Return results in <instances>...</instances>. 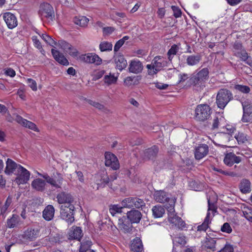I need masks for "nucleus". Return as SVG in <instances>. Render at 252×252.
Segmentation results:
<instances>
[{"instance_id": "1", "label": "nucleus", "mask_w": 252, "mask_h": 252, "mask_svg": "<svg viewBox=\"0 0 252 252\" xmlns=\"http://www.w3.org/2000/svg\"><path fill=\"white\" fill-rule=\"evenodd\" d=\"M37 174L40 177L44 178L45 181L40 178L34 179L31 183V186L35 190L41 192L44 191L46 189V182L51 185L52 187H55L56 189L61 188V185L62 184L63 178L61 174L59 173H57L58 176L57 179L50 177L47 173L41 174L37 172Z\"/></svg>"}, {"instance_id": "2", "label": "nucleus", "mask_w": 252, "mask_h": 252, "mask_svg": "<svg viewBox=\"0 0 252 252\" xmlns=\"http://www.w3.org/2000/svg\"><path fill=\"white\" fill-rule=\"evenodd\" d=\"M233 99L231 92L226 89H221L216 96V103L219 108L223 109L228 103Z\"/></svg>"}, {"instance_id": "3", "label": "nucleus", "mask_w": 252, "mask_h": 252, "mask_svg": "<svg viewBox=\"0 0 252 252\" xmlns=\"http://www.w3.org/2000/svg\"><path fill=\"white\" fill-rule=\"evenodd\" d=\"M211 114V109L208 104H199L195 108L194 118L197 121L204 122L209 118Z\"/></svg>"}, {"instance_id": "4", "label": "nucleus", "mask_w": 252, "mask_h": 252, "mask_svg": "<svg viewBox=\"0 0 252 252\" xmlns=\"http://www.w3.org/2000/svg\"><path fill=\"white\" fill-rule=\"evenodd\" d=\"M74 204L61 205V218L65 220L68 224L72 223L74 220Z\"/></svg>"}, {"instance_id": "5", "label": "nucleus", "mask_w": 252, "mask_h": 252, "mask_svg": "<svg viewBox=\"0 0 252 252\" xmlns=\"http://www.w3.org/2000/svg\"><path fill=\"white\" fill-rule=\"evenodd\" d=\"M38 13L42 18L45 17L53 21L55 17L53 7L48 3L41 4Z\"/></svg>"}, {"instance_id": "6", "label": "nucleus", "mask_w": 252, "mask_h": 252, "mask_svg": "<svg viewBox=\"0 0 252 252\" xmlns=\"http://www.w3.org/2000/svg\"><path fill=\"white\" fill-rule=\"evenodd\" d=\"M17 177L15 179V182L18 185L24 184L27 183L30 179V172L22 166H19L16 172Z\"/></svg>"}, {"instance_id": "7", "label": "nucleus", "mask_w": 252, "mask_h": 252, "mask_svg": "<svg viewBox=\"0 0 252 252\" xmlns=\"http://www.w3.org/2000/svg\"><path fill=\"white\" fill-rule=\"evenodd\" d=\"M105 158V164L106 166L110 167L114 170H117L119 168V162L115 155L110 152H106Z\"/></svg>"}, {"instance_id": "8", "label": "nucleus", "mask_w": 252, "mask_h": 252, "mask_svg": "<svg viewBox=\"0 0 252 252\" xmlns=\"http://www.w3.org/2000/svg\"><path fill=\"white\" fill-rule=\"evenodd\" d=\"M57 199L59 204L63 205L74 204V200L71 194L67 192L61 191L57 195Z\"/></svg>"}, {"instance_id": "9", "label": "nucleus", "mask_w": 252, "mask_h": 252, "mask_svg": "<svg viewBox=\"0 0 252 252\" xmlns=\"http://www.w3.org/2000/svg\"><path fill=\"white\" fill-rule=\"evenodd\" d=\"M132 223L126 216H123L118 220V226L125 233H130L132 231Z\"/></svg>"}, {"instance_id": "10", "label": "nucleus", "mask_w": 252, "mask_h": 252, "mask_svg": "<svg viewBox=\"0 0 252 252\" xmlns=\"http://www.w3.org/2000/svg\"><path fill=\"white\" fill-rule=\"evenodd\" d=\"M152 63L154 66L155 71H153L154 72H151V73H157L161 70L162 67L167 66V64L164 58L160 56H156L152 60Z\"/></svg>"}, {"instance_id": "11", "label": "nucleus", "mask_w": 252, "mask_h": 252, "mask_svg": "<svg viewBox=\"0 0 252 252\" xmlns=\"http://www.w3.org/2000/svg\"><path fill=\"white\" fill-rule=\"evenodd\" d=\"M158 148L156 145L146 149L143 153V158L145 160L155 159L158 155Z\"/></svg>"}, {"instance_id": "12", "label": "nucleus", "mask_w": 252, "mask_h": 252, "mask_svg": "<svg viewBox=\"0 0 252 252\" xmlns=\"http://www.w3.org/2000/svg\"><path fill=\"white\" fill-rule=\"evenodd\" d=\"M209 152V147L206 144H199L195 148L194 157L196 159L200 160L205 157Z\"/></svg>"}, {"instance_id": "13", "label": "nucleus", "mask_w": 252, "mask_h": 252, "mask_svg": "<svg viewBox=\"0 0 252 252\" xmlns=\"http://www.w3.org/2000/svg\"><path fill=\"white\" fill-rule=\"evenodd\" d=\"M15 120L16 122H17L23 126L28 128L35 131H38V129L35 124L31 121H28L25 119H24L19 115H16Z\"/></svg>"}, {"instance_id": "14", "label": "nucleus", "mask_w": 252, "mask_h": 252, "mask_svg": "<svg viewBox=\"0 0 252 252\" xmlns=\"http://www.w3.org/2000/svg\"><path fill=\"white\" fill-rule=\"evenodd\" d=\"M113 58L117 69L122 71L126 67L127 64L126 60L122 54L115 53Z\"/></svg>"}, {"instance_id": "15", "label": "nucleus", "mask_w": 252, "mask_h": 252, "mask_svg": "<svg viewBox=\"0 0 252 252\" xmlns=\"http://www.w3.org/2000/svg\"><path fill=\"white\" fill-rule=\"evenodd\" d=\"M40 230L37 228H28L22 236L23 239L32 241L36 239L39 234Z\"/></svg>"}, {"instance_id": "16", "label": "nucleus", "mask_w": 252, "mask_h": 252, "mask_svg": "<svg viewBox=\"0 0 252 252\" xmlns=\"http://www.w3.org/2000/svg\"><path fill=\"white\" fill-rule=\"evenodd\" d=\"M3 18L9 29H12L17 26V18L12 13L6 12L3 14Z\"/></svg>"}, {"instance_id": "17", "label": "nucleus", "mask_w": 252, "mask_h": 252, "mask_svg": "<svg viewBox=\"0 0 252 252\" xmlns=\"http://www.w3.org/2000/svg\"><path fill=\"white\" fill-rule=\"evenodd\" d=\"M241 160L242 157L237 156L233 153L227 154L223 159L224 163L229 166H232L234 163H239Z\"/></svg>"}, {"instance_id": "18", "label": "nucleus", "mask_w": 252, "mask_h": 252, "mask_svg": "<svg viewBox=\"0 0 252 252\" xmlns=\"http://www.w3.org/2000/svg\"><path fill=\"white\" fill-rule=\"evenodd\" d=\"M126 216L133 223H138L141 220L142 215L138 210L132 209L127 212Z\"/></svg>"}, {"instance_id": "19", "label": "nucleus", "mask_w": 252, "mask_h": 252, "mask_svg": "<svg viewBox=\"0 0 252 252\" xmlns=\"http://www.w3.org/2000/svg\"><path fill=\"white\" fill-rule=\"evenodd\" d=\"M6 163V166L4 172L8 175H10L12 173L15 174L17 170L19 169V167L21 166L20 164H17L10 158L7 159Z\"/></svg>"}, {"instance_id": "20", "label": "nucleus", "mask_w": 252, "mask_h": 252, "mask_svg": "<svg viewBox=\"0 0 252 252\" xmlns=\"http://www.w3.org/2000/svg\"><path fill=\"white\" fill-rule=\"evenodd\" d=\"M143 66L141 62L132 60L129 64L128 70L130 72L138 74L142 72Z\"/></svg>"}, {"instance_id": "21", "label": "nucleus", "mask_w": 252, "mask_h": 252, "mask_svg": "<svg viewBox=\"0 0 252 252\" xmlns=\"http://www.w3.org/2000/svg\"><path fill=\"white\" fill-rule=\"evenodd\" d=\"M154 196L155 200L159 203H165L170 201L169 194L163 190L156 191Z\"/></svg>"}, {"instance_id": "22", "label": "nucleus", "mask_w": 252, "mask_h": 252, "mask_svg": "<svg viewBox=\"0 0 252 252\" xmlns=\"http://www.w3.org/2000/svg\"><path fill=\"white\" fill-rule=\"evenodd\" d=\"M52 54L54 59L59 63L63 65H67L69 64L68 60L58 50L52 49L51 50Z\"/></svg>"}, {"instance_id": "23", "label": "nucleus", "mask_w": 252, "mask_h": 252, "mask_svg": "<svg viewBox=\"0 0 252 252\" xmlns=\"http://www.w3.org/2000/svg\"><path fill=\"white\" fill-rule=\"evenodd\" d=\"M55 209L51 205L47 206L42 212L43 218L47 221L52 220L54 216Z\"/></svg>"}, {"instance_id": "24", "label": "nucleus", "mask_w": 252, "mask_h": 252, "mask_svg": "<svg viewBox=\"0 0 252 252\" xmlns=\"http://www.w3.org/2000/svg\"><path fill=\"white\" fill-rule=\"evenodd\" d=\"M239 188L242 193L244 194L250 193L252 190L251 182L248 179H243L241 181Z\"/></svg>"}, {"instance_id": "25", "label": "nucleus", "mask_w": 252, "mask_h": 252, "mask_svg": "<svg viewBox=\"0 0 252 252\" xmlns=\"http://www.w3.org/2000/svg\"><path fill=\"white\" fill-rule=\"evenodd\" d=\"M130 249L134 252H141L143 250V247L141 239L136 237L131 242Z\"/></svg>"}, {"instance_id": "26", "label": "nucleus", "mask_w": 252, "mask_h": 252, "mask_svg": "<svg viewBox=\"0 0 252 252\" xmlns=\"http://www.w3.org/2000/svg\"><path fill=\"white\" fill-rule=\"evenodd\" d=\"M82 230L80 227H73L69 232V238L80 240L82 237Z\"/></svg>"}, {"instance_id": "27", "label": "nucleus", "mask_w": 252, "mask_h": 252, "mask_svg": "<svg viewBox=\"0 0 252 252\" xmlns=\"http://www.w3.org/2000/svg\"><path fill=\"white\" fill-rule=\"evenodd\" d=\"M89 19L85 16H76L73 19L74 23L81 27H86L89 22Z\"/></svg>"}, {"instance_id": "28", "label": "nucleus", "mask_w": 252, "mask_h": 252, "mask_svg": "<svg viewBox=\"0 0 252 252\" xmlns=\"http://www.w3.org/2000/svg\"><path fill=\"white\" fill-rule=\"evenodd\" d=\"M201 60V56L198 54L196 55L189 56L186 59L188 65L193 66L197 64Z\"/></svg>"}, {"instance_id": "29", "label": "nucleus", "mask_w": 252, "mask_h": 252, "mask_svg": "<svg viewBox=\"0 0 252 252\" xmlns=\"http://www.w3.org/2000/svg\"><path fill=\"white\" fill-rule=\"evenodd\" d=\"M242 212L243 216L252 223V207L245 205L242 207Z\"/></svg>"}, {"instance_id": "30", "label": "nucleus", "mask_w": 252, "mask_h": 252, "mask_svg": "<svg viewBox=\"0 0 252 252\" xmlns=\"http://www.w3.org/2000/svg\"><path fill=\"white\" fill-rule=\"evenodd\" d=\"M152 212L155 218H160L165 213V209L161 205H156L153 207Z\"/></svg>"}, {"instance_id": "31", "label": "nucleus", "mask_w": 252, "mask_h": 252, "mask_svg": "<svg viewBox=\"0 0 252 252\" xmlns=\"http://www.w3.org/2000/svg\"><path fill=\"white\" fill-rule=\"evenodd\" d=\"M20 218L17 215H13L10 219L7 220V226L8 228H14L19 223Z\"/></svg>"}, {"instance_id": "32", "label": "nucleus", "mask_w": 252, "mask_h": 252, "mask_svg": "<svg viewBox=\"0 0 252 252\" xmlns=\"http://www.w3.org/2000/svg\"><path fill=\"white\" fill-rule=\"evenodd\" d=\"M173 241L175 245H179L181 247L184 246L187 243L186 237L181 234L174 237L173 239Z\"/></svg>"}, {"instance_id": "33", "label": "nucleus", "mask_w": 252, "mask_h": 252, "mask_svg": "<svg viewBox=\"0 0 252 252\" xmlns=\"http://www.w3.org/2000/svg\"><path fill=\"white\" fill-rule=\"evenodd\" d=\"M243 109V117L242 118V121L243 122H247V120H245V117L247 115H250L252 114V107L250 105L247 104V102H245L242 103Z\"/></svg>"}, {"instance_id": "34", "label": "nucleus", "mask_w": 252, "mask_h": 252, "mask_svg": "<svg viewBox=\"0 0 252 252\" xmlns=\"http://www.w3.org/2000/svg\"><path fill=\"white\" fill-rule=\"evenodd\" d=\"M98 184L103 185V187L107 185L110 188H112V184L110 183L109 177L106 172L103 171L101 175L100 183H98Z\"/></svg>"}, {"instance_id": "35", "label": "nucleus", "mask_w": 252, "mask_h": 252, "mask_svg": "<svg viewBox=\"0 0 252 252\" xmlns=\"http://www.w3.org/2000/svg\"><path fill=\"white\" fill-rule=\"evenodd\" d=\"M237 57H239L242 61L245 62L248 64L251 65L252 61L250 59V57L248 56L246 51H241L237 53Z\"/></svg>"}, {"instance_id": "36", "label": "nucleus", "mask_w": 252, "mask_h": 252, "mask_svg": "<svg viewBox=\"0 0 252 252\" xmlns=\"http://www.w3.org/2000/svg\"><path fill=\"white\" fill-rule=\"evenodd\" d=\"M205 247L207 249L212 250L213 251L216 250L215 248V244L217 243V241L215 238L211 237L206 238L205 241Z\"/></svg>"}, {"instance_id": "37", "label": "nucleus", "mask_w": 252, "mask_h": 252, "mask_svg": "<svg viewBox=\"0 0 252 252\" xmlns=\"http://www.w3.org/2000/svg\"><path fill=\"white\" fill-rule=\"evenodd\" d=\"M179 50V47L176 44L173 45L167 52L168 60L171 62L174 55H175Z\"/></svg>"}, {"instance_id": "38", "label": "nucleus", "mask_w": 252, "mask_h": 252, "mask_svg": "<svg viewBox=\"0 0 252 252\" xmlns=\"http://www.w3.org/2000/svg\"><path fill=\"white\" fill-rule=\"evenodd\" d=\"M122 207L133 208V197H129L123 199L121 202Z\"/></svg>"}, {"instance_id": "39", "label": "nucleus", "mask_w": 252, "mask_h": 252, "mask_svg": "<svg viewBox=\"0 0 252 252\" xmlns=\"http://www.w3.org/2000/svg\"><path fill=\"white\" fill-rule=\"evenodd\" d=\"M209 69L207 68H204L199 71L196 75L199 77L202 82L208 79L209 77Z\"/></svg>"}, {"instance_id": "40", "label": "nucleus", "mask_w": 252, "mask_h": 252, "mask_svg": "<svg viewBox=\"0 0 252 252\" xmlns=\"http://www.w3.org/2000/svg\"><path fill=\"white\" fill-rule=\"evenodd\" d=\"M99 47L101 52H105L112 50L113 45L111 42L103 41L100 42Z\"/></svg>"}, {"instance_id": "41", "label": "nucleus", "mask_w": 252, "mask_h": 252, "mask_svg": "<svg viewBox=\"0 0 252 252\" xmlns=\"http://www.w3.org/2000/svg\"><path fill=\"white\" fill-rule=\"evenodd\" d=\"M117 79V77H115L114 74L110 73L109 75H107L104 76V81L105 83L107 84L108 85H110L116 83Z\"/></svg>"}, {"instance_id": "42", "label": "nucleus", "mask_w": 252, "mask_h": 252, "mask_svg": "<svg viewBox=\"0 0 252 252\" xmlns=\"http://www.w3.org/2000/svg\"><path fill=\"white\" fill-rule=\"evenodd\" d=\"M133 208L142 209L143 207L145 206V203L144 201L138 197H133Z\"/></svg>"}, {"instance_id": "43", "label": "nucleus", "mask_w": 252, "mask_h": 252, "mask_svg": "<svg viewBox=\"0 0 252 252\" xmlns=\"http://www.w3.org/2000/svg\"><path fill=\"white\" fill-rule=\"evenodd\" d=\"M92 245V243L90 240H87L81 242L79 252H81L82 250L83 252H86L87 250H92L90 249Z\"/></svg>"}, {"instance_id": "44", "label": "nucleus", "mask_w": 252, "mask_h": 252, "mask_svg": "<svg viewBox=\"0 0 252 252\" xmlns=\"http://www.w3.org/2000/svg\"><path fill=\"white\" fill-rule=\"evenodd\" d=\"M122 208H123L122 206L120 207L118 205H111L109 208V212L111 214L114 216L117 213H121Z\"/></svg>"}, {"instance_id": "45", "label": "nucleus", "mask_w": 252, "mask_h": 252, "mask_svg": "<svg viewBox=\"0 0 252 252\" xmlns=\"http://www.w3.org/2000/svg\"><path fill=\"white\" fill-rule=\"evenodd\" d=\"M234 88L243 93L248 94L250 92V88L247 86L238 84L235 85Z\"/></svg>"}, {"instance_id": "46", "label": "nucleus", "mask_w": 252, "mask_h": 252, "mask_svg": "<svg viewBox=\"0 0 252 252\" xmlns=\"http://www.w3.org/2000/svg\"><path fill=\"white\" fill-rule=\"evenodd\" d=\"M235 138L239 144L244 143L247 140L246 135L242 132H239L237 134H236Z\"/></svg>"}, {"instance_id": "47", "label": "nucleus", "mask_w": 252, "mask_h": 252, "mask_svg": "<svg viewBox=\"0 0 252 252\" xmlns=\"http://www.w3.org/2000/svg\"><path fill=\"white\" fill-rule=\"evenodd\" d=\"M92 53H88L80 56V60L86 63H91L92 61Z\"/></svg>"}, {"instance_id": "48", "label": "nucleus", "mask_w": 252, "mask_h": 252, "mask_svg": "<svg viewBox=\"0 0 252 252\" xmlns=\"http://www.w3.org/2000/svg\"><path fill=\"white\" fill-rule=\"evenodd\" d=\"M41 37L47 43L51 46H54L56 44V42L48 35L42 34Z\"/></svg>"}, {"instance_id": "49", "label": "nucleus", "mask_w": 252, "mask_h": 252, "mask_svg": "<svg viewBox=\"0 0 252 252\" xmlns=\"http://www.w3.org/2000/svg\"><path fill=\"white\" fill-rule=\"evenodd\" d=\"M189 83L193 86H196L197 85H199L200 83L203 82L201 81V79L199 78V77L196 74L193 76H192L189 79Z\"/></svg>"}, {"instance_id": "50", "label": "nucleus", "mask_w": 252, "mask_h": 252, "mask_svg": "<svg viewBox=\"0 0 252 252\" xmlns=\"http://www.w3.org/2000/svg\"><path fill=\"white\" fill-rule=\"evenodd\" d=\"M12 201V197L8 196L4 203V205L1 208V213L6 212L8 208L10 206Z\"/></svg>"}, {"instance_id": "51", "label": "nucleus", "mask_w": 252, "mask_h": 252, "mask_svg": "<svg viewBox=\"0 0 252 252\" xmlns=\"http://www.w3.org/2000/svg\"><path fill=\"white\" fill-rule=\"evenodd\" d=\"M180 218L176 215H174V214H170L169 215V221L173 224H174L176 226L177 223L179 222V220H180Z\"/></svg>"}, {"instance_id": "52", "label": "nucleus", "mask_w": 252, "mask_h": 252, "mask_svg": "<svg viewBox=\"0 0 252 252\" xmlns=\"http://www.w3.org/2000/svg\"><path fill=\"white\" fill-rule=\"evenodd\" d=\"M62 239L63 237L62 235L59 233L56 234L53 236H52V235H51L50 237V241L54 243H60L62 242Z\"/></svg>"}, {"instance_id": "53", "label": "nucleus", "mask_w": 252, "mask_h": 252, "mask_svg": "<svg viewBox=\"0 0 252 252\" xmlns=\"http://www.w3.org/2000/svg\"><path fill=\"white\" fill-rule=\"evenodd\" d=\"M234 249L232 245L226 243L224 247L220 249L218 252H233Z\"/></svg>"}, {"instance_id": "54", "label": "nucleus", "mask_w": 252, "mask_h": 252, "mask_svg": "<svg viewBox=\"0 0 252 252\" xmlns=\"http://www.w3.org/2000/svg\"><path fill=\"white\" fill-rule=\"evenodd\" d=\"M171 8L173 11V15L176 18H179L181 16L182 11L177 6H172Z\"/></svg>"}, {"instance_id": "55", "label": "nucleus", "mask_w": 252, "mask_h": 252, "mask_svg": "<svg viewBox=\"0 0 252 252\" xmlns=\"http://www.w3.org/2000/svg\"><path fill=\"white\" fill-rule=\"evenodd\" d=\"M221 230L223 232L227 233H230L232 231L230 224L227 222H225L223 224L221 227Z\"/></svg>"}, {"instance_id": "56", "label": "nucleus", "mask_w": 252, "mask_h": 252, "mask_svg": "<svg viewBox=\"0 0 252 252\" xmlns=\"http://www.w3.org/2000/svg\"><path fill=\"white\" fill-rule=\"evenodd\" d=\"M115 30V28L112 27H104L103 28V34L104 36L110 35Z\"/></svg>"}, {"instance_id": "57", "label": "nucleus", "mask_w": 252, "mask_h": 252, "mask_svg": "<svg viewBox=\"0 0 252 252\" xmlns=\"http://www.w3.org/2000/svg\"><path fill=\"white\" fill-rule=\"evenodd\" d=\"M61 48L66 52L67 50L71 48L72 45L65 41H62L60 43Z\"/></svg>"}, {"instance_id": "58", "label": "nucleus", "mask_w": 252, "mask_h": 252, "mask_svg": "<svg viewBox=\"0 0 252 252\" xmlns=\"http://www.w3.org/2000/svg\"><path fill=\"white\" fill-rule=\"evenodd\" d=\"M27 82L28 83L29 86L33 90L36 91L37 90V86L36 83L35 81L34 80L29 78L27 80Z\"/></svg>"}, {"instance_id": "59", "label": "nucleus", "mask_w": 252, "mask_h": 252, "mask_svg": "<svg viewBox=\"0 0 252 252\" xmlns=\"http://www.w3.org/2000/svg\"><path fill=\"white\" fill-rule=\"evenodd\" d=\"M92 61L91 63H94L99 65L101 63V59L96 54H92Z\"/></svg>"}, {"instance_id": "60", "label": "nucleus", "mask_w": 252, "mask_h": 252, "mask_svg": "<svg viewBox=\"0 0 252 252\" xmlns=\"http://www.w3.org/2000/svg\"><path fill=\"white\" fill-rule=\"evenodd\" d=\"M222 120L221 118L219 119L218 117H216L214 119L213 124H212V129H215L219 127V126L220 124V121Z\"/></svg>"}, {"instance_id": "61", "label": "nucleus", "mask_w": 252, "mask_h": 252, "mask_svg": "<svg viewBox=\"0 0 252 252\" xmlns=\"http://www.w3.org/2000/svg\"><path fill=\"white\" fill-rule=\"evenodd\" d=\"M32 41L35 46L38 49H42V46L39 40L38 39L37 37L36 36H33L32 37Z\"/></svg>"}, {"instance_id": "62", "label": "nucleus", "mask_w": 252, "mask_h": 252, "mask_svg": "<svg viewBox=\"0 0 252 252\" xmlns=\"http://www.w3.org/2000/svg\"><path fill=\"white\" fill-rule=\"evenodd\" d=\"M208 212H210V211H212L213 213L216 212L217 208L213 203H211L210 202V199H208Z\"/></svg>"}, {"instance_id": "63", "label": "nucleus", "mask_w": 252, "mask_h": 252, "mask_svg": "<svg viewBox=\"0 0 252 252\" xmlns=\"http://www.w3.org/2000/svg\"><path fill=\"white\" fill-rule=\"evenodd\" d=\"M124 44V41L122 39H120L116 42L114 48V51L115 52V53H116V52L120 49V48Z\"/></svg>"}, {"instance_id": "64", "label": "nucleus", "mask_w": 252, "mask_h": 252, "mask_svg": "<svg viewBox=\"0 0 252 252\" xmlns=\"http://www.w3.org/2000/svg\"><path fill=\"white\" fill-rule=\"evenodd\" d=\"M89 103L99 110H102L104 108V106L98 102L90 100Z\"/></svg>"}]
</instances>
